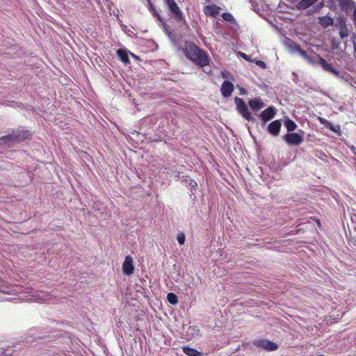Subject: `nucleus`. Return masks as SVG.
<instances>
[{"label": "nucleus", "mask_w": 356, "mask_h": 356, "mask_svg": "<svg viewBox=\"0 0 356 356\" xmlns=\"http://www.w3.org/2000/svg\"><path fill=\"white\" fill-rule=\"evenodd\" d=\"M340 31L339 35L340 37L343 39L346 38L348 35V27L343 21H340Z\"/></svg>", "instance_id": "412c9836"}, {"label": "nucleus", "mask_w": 356, "mask_h": 356, "mask_svg": "<svg viewBox=\"0 0 356 356\" xmlns=\"http://www.w3.org/2000/svg\"><path fill=\"white\" fill-rule=\"evenodd\" d=\"M246 61L255 63V64L261 69H265L266 67V63L264 62H263L262 60L251 59L247 55H246Z\"/></svg>", "instance_id": "b1692460"}, {"label": "nucleus", "mask_w": 356, "mask_h": 356, "mask_svg": "<svg viewBox=\"0 0 356 356\" xmlns=\"http://www.w3.org/2000/svg\"><path fill=\"white\" fill-rule=\"evenodd\" d=\"M284 124L286 127L288 131H293L297 127L296 124L293 120H291L289 118H287L284 120Z\"/></svg>", "instance_id": "4be33fe9"}, {"label": "nucleus", "mask_w": 356, "mask_h": 356, "mask_svg": "<svg viewBox=\"0 0 356 356\" xmlns=\"http://www.w3.org/2000/svg\"><path fill=\"white\" fill-rule=\"evenodd\" d=\"M167 300L173 305H176L178 303L177 296L174 293H168L167 295Z\"/></svg>", "instance_id": "5701e85b"}, {"label": "nucleus", "mask_w": 356, "mask_h": 356, "mask_svg": "<svg viewBox=\"0 0 356 356\" xmlns=\"http://www.w3.org/2000/svg\"><path fill=\"white\" fill-rule=\"evenodd\" d=\"M122 272L126 275H131L134 273V266L133 264V258L131 256H127L122 264Z\"/></svg>", "instance_id": "6e6552de"}, {"label": "nucleus", "mask_w": 356, "mask_h": 356, "mask_svg": "<svg viewBox=\"0 0 356 356\" xmlns=\"http://www.w3.org/2000/svg\"><path fill=\"white\" fill-rule=\"evenodd\" d=\"M156 17L159 20H161V16L159 15V14L156 13Z\"/></svg>", "instance_id": "37998d69"}, {"label": "nucleus", "mask_w": 356, "mask_h": 356, "mask_svg": "<svg viewBox=\"0 0 356 356\" xmlns=\"http://www.w3.org/2000/svg\"><path fill=\"white\" fill-rule=\"evenodd\" d=\"M313 58L314 60H316L318 64H319L325 71L329 72L334 74L335 76H339V71H338L335 67H334L332 64L327 63L325 61V60H324L323 58H321L317 55H314Z\"/></svg>", "instance_id": "20e7f679"}, {"label": "nucleus", "mask_w": 356, "mask_h": 356, "mask_svg": "<svg viewBox=\"0 0 356 356\" xmlns=\"http://www.w3.org/2000/svg\"><path fill=\"white\" fill-rule=\"evenodd\" d=\"M30 296L31 297H29L28 300L30 301L35 302H51L54 299L53 296L49 293L44 292L42 291H36L34 293V294Z\"/></svg>", "instance_id": "39448f33"}, {"label": "nucleus", "mask_w": 356, "mask_h": 356, "mask_svg": "<svg viewBox=\"0 0 356 356\" xmlns=\"http://www.w3.org/2000/svg\"><path fill=\"white\" fill-rule=\"evenodd\" d=\"M318 0H302L296 4V8L298 10H305L309 8L310 6L313 5Z\"/></svg>", "instance_id": "2eb2a0df"}, {"label": "nucleus", "mask_w": 356, "mask_h": 356, "mask_svg": "<svg viewBox=\"0 0 356 356\" xmlns=\"http://www.w3.org/2000/svg\"><path fill=\"white\" fill-rule=\"evenodd\" d=\"M238 54L243 58L245 59V53L243 52H239Z\"/></svg>", "instance_id": "c9c22d12"}, {"label": "nucleus", "mask_w": 356, "mask_h": 356, "mask_svg": "<svg viewBox=\"0 0 356 356\" xmlns=\"http://www.w3.org/2000/svg\"><path fill=\"white\" fill-rule=\"evenodd\" d=\"M281 126V122L279 120H276L268 124V131L272 136H278Z\"/></svg>", "instance_id": "ddd939ff"}, {"label": "nucleus", "mask_w": 356, "mask_h": 356, "mask_svg": "<svg viewBox=\"0 0 356 356\" xmlns=\"http://www.w3.org/2000/svg\"><path fill=\"white\" fill-rule=\"evenodd\" d=\"M18 345H19L18 343H16V344H14L12 347L17 348Z\"/></svg>", "instance_id": "79ce46f5"}, {"label": "nucleus", "mask_w": 356, "mask_h": 356, "mask_svg": "<svg viewBox=\"0 0 356 356\" xmlns=\"http://www.w3.org/2000/svg\"><path fill=\"white\" fill-rule=\"evenodd\" d=\"M168 9V15L178 23H186L184 13L175 0H163Z\"/></svg>", "instance_id": "f03ea898"}, {"label": "nucleus", "mask_w": 356, "mask_h": 356, "mask_svg": "<svg viewBox=\"0 0 356 356\" xmlns=\"http://www.w3.org/2000/svg\"><path fill=\"white\" fill-rule=\"evenodd\" d=\"M31 135V133L29 130L21 129L2 136L0 139L6 142L20 143L29 138Z\"/></svg>", "instance_id": "7ed1b4c3"}, {"label": "nucleus", "mask_w": 356, "mask_h": 356, "mask_svg": "<svg viewBox=\"0 0 356 356\" xmlns=\"http://www.w3.org/2000/svg\"><path fill=\"white\" fill-rule=\"evenodd\" d=\"M319 121L321 124H324L326 127L329 125L330 122H329L327 120L319 118Z\"/></svg>", "instance_id": "7c9ffc66"}, {"label": "nucleus", "mask_w": 356, "mask_h": 356, "mask_svg": "<svg viewBox=\"0 0 356 356\" xmlns=\"http://www.w3.org/2000/svg\"><path fill=\"white\" fill-rule=\"evenodd\" d=\"M207 2H209L211 1V0H205Z\"/></svg>", "instance_id": "49530a36"}, {"label": "nucleus", "mask_w": 356, "mask_h": 356, "mask_svg": "<svg viewBox=\"0 0 356 356\" xmlns=\"http://www.w3.org/2000/svg\"><path fill=\"white\" fill-rule=\"evenodd\" d=\"M240 90H241V94L245 93V88H241Z\"/></svg>", "instance_id": "58836bf2"}, {"label": "nucleus", "mask_w": 356, "mask_h": 356, "mask_svg": "<svg viewBox=\"0 0 356 356\" xmlns=\"http://www.w3.org/2000/svg\"><path fill=\"white\" fill-rule=\"evenodd\" d=\"M184 53L188 60L201 67L209 64L210 60L207 52L193 42H186Z\"/></svg>", "instance_id": "f257e3e1"}, {"label": "nucleus", "mask_w": 356, "mask_h": 356, "mask_svg": "<svg viewBox=\"0 0 356 356\" xmlns=\"http://www.w3.org/2000/svg\"><path fill=\"white\" fill-rule=\"evenodd\" d=\"M254 343L268 351L275 350L278 348L275 343L265 339L257 341Z\"/></svg>", "instance_id": "9d476101"}, {"label": "nucleus", "mask_w": 356, "mask_h": 356, "mask_svg": "<svg viewBox=\"0 0 356 356\" xmlns=\"http://www.w3.org/2000/svg\"><path fill=\"white\" fill-rule=\"evenodd\" d=\"M15 350L0 344V356H11Z\"/></svg>", "instance_id": "aec40b11"}, {"label": "nucleus", "mask_w": 356, "mask_h": 356, "mask_svg": "<svg viewBox=\"0 0 356 356\" xmlns=\"http://www.w3.org/2000/svg\"><path fill=\"white\" fill-rule=\"evenodd\" d=\"M222 17L225 21L227 22H232L234 19L233 15L229 13H222Z\"/></svg>", "instance_id": "bb28decb"}, {"label": "nucleus", "mask_w": 356, "mask_h": 356, "mask_svg": "<svg viewBox=\"0 0 356 356\" xmlns=\"http://www.w3.org/2000/svg\"><path fill=\"white\" fill-rule=\"evenodd\" d=\"M287 1L290 3L296 4V5L298 3V2H299L298 0H287Z\"/></svg>", "instance_id": "f704fd0d"}, {"label": "nucleus", "mask_w": 356, "mask_h": 356, "mask_svg": "<svg viewBox=\"0 0 356 356\" xmlns=\"http://www.w3.org/2000/svg\"><path fill=\"white\" fill-rule=\"evenodd\" d=\"M337 77L340 78L347 83H348L352 87H354V86L352 83V81H353V78L352 76L346 72L341 73L339 72V76H337Z\"/></svg>", "instance_id": "6ab92c4d"}, {"label": "nucleus", "mask_w": 356, "mask_h": 356, "mask_svg": "<svg viewBox=\"0 0 356 356\" xmlns=\"http://www.w3.org/2000/svg\"><path fill=\"white\" fill-rule=\"evenodd\" d=\"M234 84L231 81L228 80L224 81L220 87V92L222 96L224 98L230 97L234 91Z\"/></svg>", "instance_id": "0eeeda50"}, {"label": "nucleus", "mask_w": 356, "mask_h": 356, "mask_svg": "<svg viewBox=\"0 0 356 356\" xmlns=\"http://www.w3.org/2000/svg\"><path fill=\"white\" fill-rule=\"evenodd\" d=\"M340 5L342 7L343 10H347L349 8H351V6L353 4V2L352 0H339Z\"/></svg>", "instance_id": "393cba45"}, {"label": "nucleus", "mask_w": 356, "mask_h": 356, "mask_svg": "<svg viewBox=\"0 0 356 356\" xmlns=\"http://www.w3.org/2000/svg\"><path fill=\"white\" fill-rule=\"evenodd\" d=\"M183 352L188 356H202V353L188 346L182 347Z\"/></svg>", "instance_id": "dca6fc26"}, {"label": "nucleus", "mask_w": 356, "mask_h": 356, "mask_svg": "<svg viewBox=\"0 0 356 356\" xmlns=\"http://www.w3.org/2000/svg\"><path fill=\"white\" fill-rule=\"evenodd\" d=\"M277 112V109L274 106H269L264 111H263L260 113V118L264 121V122H266L267 121L270 120L274 118Z\"/></svg>", "instance_id": "1a4fd4ad"}, {"label": "nucleus", "mask_w": 356, "mask_h": 356, "mask_svg": "<svg viewBox=\"0 0 356 356\" xmlns=\"http://www.w3.org/2000/svg\"><path fill=\"white\" fill-rule=\"evenodd\" d=\"M354 18H355V23H356V9L354 10Z\"/></svg>", "instance_id": "a19ab883"}, {"label": "nucleus", "mask_w": 356, "mask_h": 356, "mask_svg": "<svg viewBox=\"0 0 356 356\" xmlns=\"http://www.w3.org/2000/svg\"><path fill=\"white\" fill-rule=\"evenodd\" d=\"M177 241L182 245L185 242V235L184 234H179L177 237Z\"/></svg>", "instance_id": "c756f323"}, {"label": "nucleus", "mask_w": 356, "mask_h": 356, "mask_svg": "<svg viewBox=\"0 0 356 356\" xmlns=\"http://www.w3.org/2000/svg\"><path fill=\"white\" fill-rule=\"evenodd\" d=\"M220 8L216 5H207L204 8V13L207 16H212L216 17L220 11Z\"/></svg>", "instance_id": "9b49d317"}, {"label": "nucleus", "mask_w": 356, "mask_h": 356, "mask_svg": "<svg viewBox=\"0 0 356 356\" xmlns=\"http://www.w3.org/2000/svg\"><path fill=\"white\" fill-rule=\"evenodd\" d=\"M327 127L335 133H337L340 131V127L339 125H334L332 123H330Z\"/></svg>", "instance_id": "cd10ccee"}, {"label": "nucleus", "mask_w": 356, "mask_h": 356, "mask_svg": "<svg viewBox=\"0 0 356 356\" xmlns=\"http://www.w3.org/2000/svg\"><path fill=\"white\" fill-rule=\"evenodd\" d=\"M130 55L131 57H133L134 58H135L136 60H140V58L139 56H136V54H133V53H131L129 52Z\"/></svg>", "instance_id": "473e14b6"}, {"label": "nucleus", "mask_w": 356, "mask_h": 356, "mask_svg": "<svg viewBox=\"0 0 356 356\" xmlns=\"http://www.w3.org/2000/svg\"><path fill=\"white\" fill-rule=\"evenodd\" d=\"M0 292L3 293H10V291L6 289L4 282L0 278Z\"/></svg>", "instance_id": "c85d7f7f"}, {"label": "nucleus", "mask_w": 356, "mask_h": 356, "mask_svg": "<svg viewBox=\"0 0 356 356\" xmlns=\"http://www.w3.org/2000/svg\"><path fill=\"white\" fill-rule=\"evenodd\" d=\"M190 184L192 185V186H194L197 185L196 182L193 181V180L191 181Z\"/></svg>", "instance_id": "e433bc0d"}, {"label": "nucleus", "mask_w": 356, "mask_h": 356, "mask_svg": "<svg viewBox=\"0 0 356 356\" xmlns=\"http://www.w3.org/2000/svg\"><path fill=\"white\" fill-rule=\"evenodd\" d=\"M319 24L324 28L333 24V19L328 16H323L319 18Z\"/></svg>", "instance_id": "a211bd4d"}, {"label": "nucleus", "mask_w": 356, "mask_h": 356, "mask_svg": "<svg viewBox=\"0 0 356 356\" xmlns=\"http://www.w3.org/2000/svg\"><path fill=\"white\" fill-rule=\"evenodd\" d=\"M117 56L120 60L125 65L130 64V60L129 58V53L126 50L122 49H118L116 51Z\"/></svg>", "instance_id": "4468645a"}, {"label": "nucleus", "mask_w": 356, "mask_h": 356, "mask_svg": "<svg viewBox=\"0 0 356 356\" xmlns=\"http://www.w3.org/2000/svg\"><path fill=\"white\" fill-rule=\"evenodd\" d=\"M296 50L300 53V54L302 56V57H303L304 58L309 60V61H315L316 62V60H314V58L313 56L314 55H313L311 58H309V56L307 55V52L302 49H301L299 47H296Z\"/></svg>", "instance_id": "a878e982"}, {"label": "nucleus", "mask_w": 356, "mask_h": 356, "mask_svg": "<svg viewBox=\"0 0 356 356\" xmlns=\"http://www.w3.org/2000/svg\"><path fill=\"white\" fill-rule=\"evenodd\" d=\"M250 115V113H248L246 111V115H245L246 120H248V119H249Z\"/></svg>", "instance_id": "ea45409f"}, {"label": "nucleus", "mask_w": 356, "mask_h": 356, "mask_svg": "<svg viewBox=\"0 0 356 356\" xmlns=\"http://www.w3.org/2000/svg\"><path fill=\"white\" fill-rule=\"evenodd\" d=\"M346 69L349 70V71H352V68H351V67L350 65H346Z\"/></svg>", "instance_id": "4c0bfd02"}, {"label": "nucleus", "mask_w": 356, "mask_h": 356, "mask_svg": "<svg viewBox=\"0 0 356 356\" xmlns=\"http://www.w3.org/2000/svg\"><path fill=\"white\" fill-rule=\"evenodd\" d=\"M285 141L291 145H299L303 141V136L297 133L286 134L284 136Z\"/></svg>", "instance_id": "423d86ee"}, {"label": "nucleus", "mask_w": 356, "mask_h": 356, "mask_svg": "<svg viewBox=\"0 0 356 356\" xmlns=\"http://www.w3.org/2000/svg\"><path fill=\"white\" fill-rule=\"evenodd\" d=\"M323 6V3H321V5L318 6V8H321Z\"/></svg>", "instance_id": "a18cd8bd"}, {"label": "nucleus", "mask_w": 356, "mask_h": 356, "mask_svg": "<svg viewBox=\"0 0 356 356\" xmlns=\"http://www.w3.org/2000/svg\"><path fill=\"white\" fill-rule=\"evenodd\" d=\"M234 102L236 104L238 112L243 118H245V102L237 97L234 98Z\"/></svg>", "instance_id": "f3484780"}, {"label": "nucleus", "mask_w": 356, "mask_h": 356, "mask_svg": "<svg viewBox=\"0 0 356 356\" xmlns=\"http://www.w3.org/2000/svg\"><path fill=\"white\" fill-rule=\"evenodd\" d=\"M229 74L227 73V72L226 71H221V76L223 78V79H229Z\"/></svg>", "instance_id": "2f4dec72"}, {"label": "nucleus", "mask_w": 356, "mask_h": 356, "mask_svg": "<svg viewBox=\"0 0 356 356\" xmlns=\"http://www.w3.org/2000/svg\"><path fill=\"white\" fill-rule=\"evenodd\" d=\"M332 47L333 48H336L337 47V44H335L334 42L332 43Z\"/></svg>", "instance_id": "c03bdc74"}, {"label": "nucleus", "mask_w": 356, "mask_h": 356, "mask_svg": "<svg viewBox=\"0 0 356 356\" xmlns=\"http://www.w3.org/2000/svg\"><path fill=\"white\" fill-rule=\"evenodd\" d=\"M353 42L354 45V51L355 53L356 54V36L353 38Z\"/></svg>", "instance_id": "72a5a7b5"}, {"label": "nucleus", "mask_w": 356, "mask_h": 356, "mask_svg": "<svg viewBox=\"0 0 356 356\" xmlns=\"http://www.w3.org/2000/svg\"><path fill=\"white\" fill-rule=\"evenodd\" d=\"M248 105L250 106L251 109L254 112L261 110L265 106L264 102L259 97L250 99L248 101Z\"/></svg>", "instance_id": "f8f14e48"}]
</instances>
